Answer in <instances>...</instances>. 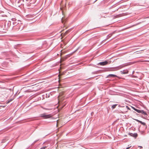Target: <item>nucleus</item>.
Listing matches in <instances>:
<instances>
[{
  "label": "nucleus",
  "instance_id": "nucleus-1",
  "mask_svg": "<svg viewBox=\"0 0 149 149\" xmlns=\"http://www.w3.org/2000/svg\"><path fill=\"white\" fill-rule=\"evenodd\" d=\"M19 22L16 26L12 27L13 30H19L20 31H21L23 29L24 27V25L20 22Z\"/></svg>",
  "mask_w": 149,
  "mask_h": 149
},
{
  "label": "nucleus",
  "instance_id": "nucleus-2",
  "mask_svg": "<svg viewBox=\"0 0 149 149\" xmlns=\"http://www.w3.org/2000/svg\"><path fill=\"white\" fill-rule=\"evenodd\" d=\"M40 116L44 119H48L51 118L52 116L51 114L46 115V113H44L40 114Z\"/></svg>",
  "mask_w": 149,
  "mask_h": 149
},
{
  "label": "nucleus",
  "instance_id": "nucleus-3",
  "mask_svg": "<svg viewBox=\"0 0 149 149\" xmlns=\"http://www.w3.org/2000/svg\"><path fill=\"white\" fill-rule=\"evenodd\" d=\"M132 108L135 111H136L137 113H141L142 114H143L145 115H147V113L146 112V111H144L143 110H139L138 109H137L135 108L134 107H132Z\"/></svg>",
  "mask_w": 149,
  "mask_h": 149
},
{
  "label": "nucleus",
  "instance_id": "nucleus-4",
  "mask_svg": "<svg viewBox=\"0 0 149 149\" xmlns=\"http://www.w3.org/2000/svg\"><path fill=\"white\" fill-rule=\"evenodd\" d=\"M127 65L126 64H123L121 65H120L119 66H118V67H115L113 68V70H119L123 67H124L125 66H126Z\"/></svg>",
  "mask_w": 149,
  "mask_h": 149
},
{
  "label": "nucleus",
  "instance_id": "nucleus-5",
  "mask_svg": "<svg viewBox=\"0 0 149 149\" xmlns=\"http://www.w3.org/2000/svg\"><path fill=\"white\" fill-rule=\"evenodd\" d=\"M108 64V62L107 61H105L102 62H101L98 63V65H105Z\"/></svg>",
  "mask_w": 149,
  "mask_h": 149
},
{
  "label": "nucleus",
  "instance_id": "nucleus-6",
  "mask_svg": "<svg viewBox=\"0 0 149 149\" xmlns=\"http://www.w3.org/2000/svg\"><path fill=\"white\" fill-rule=\"evenodd\" d=\"M130 136L134 137L136 138L138 136L137 134L136 133H129L128 134Z\"/></svg>",
  "mask_w": 149,
  "mask_h": 149
},
{
  "label": "nucleus",
  "instance_id": "nucleus-7",
  "mask_svg": "<svg viewBox=\"0 0 149 149\" xmlns=\"http://www.w3.org/2000/svg\"><path fill=\"white\" fill-rule=\"evenodd\" d=\"M118 77V76L116 75L113 74H109V75H108L107 76V77H108V78H110L111 77Z\"/></svg>",
  "mask_w": 149,
  "mask_h": 149
},
{
  "label": "nucleus",
  "instance_id": "nucleus-8",
  "mask_svg": "<svg viewBox=\"0 0 149 149\" xmlns=\"http://www.w3.org/2000/svg\"><path fill=\"white\" fill-rule=\"evenodd\" d=\"M120 72L122 74H126L128 73V71L127 70H124L120 71Z\"/></svg>",
  "mask_w": 149,
  "mask_h": 149
},
{
  "label": "nucleus",
  "instance_id": "nucleus-9",
  "mask_svg": "<svg viewBox=\"0 0 149 149\" xmlns=\"http://www.w3.org/2000/svg\"><path fill=\"white\" fill-rule=\"evenodd\" d=\"M19 23H17L16 22H13V27H14L15 26H16L17 25V24H19Z\"/></svg>",
  "mask_w": 149,
  "mask_h": 149
},
{
  "label": "nucleus",
  "instance_id": "nucleus-10",
  "mask_svg": "<svg viewBox=\"0 0 149 149\" xmlns=\"http://www.w3.org/2000/svg\"><path fill=\"white\" fill-rule=\"evenodd\" d=\"M117 105V104H114V105H112V106H111V108L112 109H114L115 108H116V106Z\"/></svg>",
  "mask_w": 149,
  "mask_h": 149
},
{
  "label": "nucleus",
  "instance_id": "nucleus-11",
  "mask_svg": "<svg viewBox=\"0 0 149 149\" xmlns=\"http://www.w3.org/2000/svg\"><path fill=\"white\" fill-rule=\"evenodd\" d=\"M70 30H68L67 31L64 33L65 35H67L68 33L69 32H70Z\"/></svg>",
  "mask_w": 149,
  "mask_h": 149
},
{
  "label": "nucleus",
  "instance_id": "nucleus-12",
  "mask_svg": "<svg viewBox=\"0 0 149 149\" xmlns=\"http://www.w3.org/2000/svg\"><path fill=\"white\" fill-rule=\"evenodd\" d=\"M112 36V34H109V35H108V36H107V39H109V38L111 37V36Z\"/></svg>",
  "mask_w": 149,
  "mask_h": 149
},
{
  "label": "nucleus",
  "instance_id": "nucleus-13",
  "mask_svg": "<svg viewBox=\"0 0 149 149\" xmlns=\"http://www.w3.org/2000/svg\"><path fill=\"white\" fill-rule=\"evenodd\" d=\"M135 120L136 121L141 123V124H142V122L141 121H140L138 119H135Z\"/></svg>",
  "mask_w": 149,
  "mask_h": 149
},
{
  "label": "nucleus",
  "instance_id": "nucleus-14",
  "mask_svg": "<svg viewBox=\"0 0 149 149\" xmlns=\"http://www.w3.org/2000/svg\"><path fill=\"white\" fill-rule=\"evenodd\" d=\"M141 124H142V125H144V126H146V127H147V126H146V123H144V122H142V123Z\"/></svg>",
  "mask_w": 149,
  "mask_h": 149
},
{
  "label": "nucleus",
  "instance_id": "nucleus-15",
  "mask_svg": "<svg viewBox=\"0 0 149 149\" xmlns=\"http://www.w3.org/2000/svg\"><path fill=\"white\" fill-rule=\"evenodd\" d=\"M12 99H10V100H9L7 102V103H9L11 101H12Z\"/></svg>",
  "mask_w": 149,
  "mask_h": 149
},
{
  "label": "nucleus",
  "instance_id": "nucleus-16",
  "mask_svg": "<svg viewBox=\"0 0 149 149\" xmlns=\"http://www.w3.org/2000/svg\"><path fill=\"white\" fill-rule=\"evenodd\" d=\"M47 147L45 146V147H43L40 148V149H45Z\"/></svg>",
  "mask_w": 149,
  "mask_h": 149
},
{
  "label": "nucleus",
  "instance_id": "nucleus-17",
  "mask_svg": "<svg viewBox=\"0 0 149 149\" xmlns=\"http://www.w3.org/2000/svg\"><path fill=\"white\" fill-rule=\"evenodd\" d=\"M131 147V146H130V147H127V148H126V149H129L130 148V147Z\"/></svg>",
  "mask_w": 149,
  "mask_h": 149
},
{
  "label": "nucleus",
  "instance_id": "nucleus-18",
  "mask_svg": "<svg viewBox=\"0 0 149 149\" xmlns=\"http://www.w3.org/2000/svg\"><path fill=\"white\" fill-rule=\"evenodd\" d=\"M1 88V89H5V87H1L0 88Z\"/></svg>",
  "mask_w": 149,
  "mask_h": 149
},
{
  "label": "nucleus",
  "instance_id": "nucleus-19",
  "mask_svg": "<svg viewBox=\"0 0 149 149\" xmlns=\"http://www.w3.org/2000/svg\"><path fill=\"white\" fill-rule=\"evenodd\" d=\"M61 21H62V22L63 23V18L62 19H61Z\"/></svg>",
  "mask_w": 149,
  "mask_h": 149
},
{
  "label": "nucleus",
  "instance_id": "nucleus-20",
  "mask_svg": "<svg viewBox=\"0 0 149 149\" xmlns=\"http://www.w3.org/2000/svg\"><path fill=\"white\" fill-rule=\"evenodd\" d=\"M139 147H140V148H142V146H139Z\"/></svg>",
  "mask_w": 149,
  "mask_h": 149
},
{
  "label": "nucleus",
  "instance_id": "nucleus-21",
  "mask_svg": "<svg viewBox=\"0 0 149 149\" xmlns=\"http://www.w3.org/2000/svg\"><path fill=\"white\" fill-rule=\"evenodd\" d=\"M10 24V22H9L8 23V24Z\"/></svg>",
  "mask_w": 149,
  "mask_h": 149
},
{
  "label": "nucleus",
  "instance_id": "nucleus-22",
  "mask_svg": "<svg viewBox=\"0 0 149 149\" xmlns=\"http://www.w3.org/2000/svg\"><path fill=\"white\" fill-rule=\"evenodd\" d=\"M60 9H61V10H62V8H60Z\"/></svg>",
  "mask_w": 149,
  "mask_h": 149
},
{
  "label": "nucleus",
  "instance_id": "nucleus-23",
  "mask_svg": "<svg viewBox=\"0 0 149 149\" xmlns=\"http://www.w3.org/2000/svg\"><path fill=\"white\" fill-rule=\"evenodd\" d=\"M97 0H96L95 1V2L96 1H97Z\"/></svg>",
  "mask_w": 149,
  "mask_h": 149
},
{
  "label": "nucleus",
  "instance_id": "nucleus-24",
  "mask_svg": "<svg viewBox=\"0 0 149 149\" xmlns=\"http://www.w3.org/2000/svg\"><path fill=\"white\" fill-rule=\"evenodd\" d=\"M147 18H149V16L148 17H147Z\"/></svg>",
  "mask_w": 149,
  "mask_h": 149
}]
</instances>
